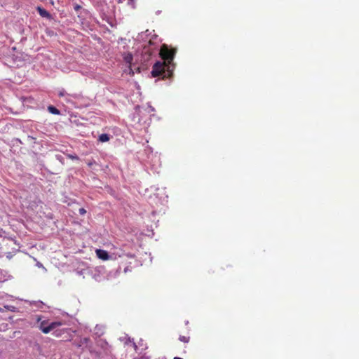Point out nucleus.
Returning <instances> with one entry per match:
<instances>
[{"label":"nucleus","mask_w":359,"mask_h":359,"mask_svg":"<svg viewBox=\"0 0 359 359\" xmlns=\"http://www.w3.org/2000/svg\"><path fill=\"white\" fill-rule=\"evenodd\" d=\"M175 50H170L165 44L161 46L158 54L163 60L168 61V63L165 65L164 62L156 61L153 65L151 72L153 77L162 76L165 78L170 76L173 69L174 65L172 62L175 57Z\"/></svg>","instance_id":"1"},{"label":"nucleus","mask_w":359,"mask_h":359,"mask_svg":"<svg viewBox=\"0 0 359 359\" xmlns=\"http://www.w3.org/2000/svg\"><path fill=\"white\" fill-rule=\"evenodd\" d=\"M158 39V36L156 34H153L150 38L148 44L145 45L143 48V50L142 53V60L144 62H147L151 55L156 53V50L158 49V43L161 41L156 42V40Z\"/></svg>","instance_id":"2"},{"label":"nucleus","mask_w":359,"mask_h":359,"mask_svg":"<svg viewBox=\"0 0 359 359\" xmlns=\"http://www.w3.org/2000/svg\"><path fill=\"white\" fill-rule=\"evenodd\" d=\"M63 325L60 320L53 321L48 323V320H42L39 325V329L44 334H48L50 331Z\"/></svg>","instance_id":"3"},{"label":"nucleus","mask_w":359,"mask_h":359,"mask_svg":"<svg viewBox=\"0 0 359 359\" xmlns=\"http://www.w3.org/2000/svg\"><path fill=\"white\" fill-rule=\"evenodd\" d=\"M36 11L42 18H47L48 20H51L53 18L52 15L42 7L38 6Z\"/></svg>","instance_id":"4"},{"label":"nucleus","mask_w":359,"mask_h":359,"mask_svg":"<svg viewBox=\"0 0 359 359\" xmlns=\"http://www.w3.org/2000/svg\"><path fill=\"white\" fill-rule=\"evenodd\" d=\"M96 255L98 258L102 260H107L109 259V255L106 250L98 249L96 250Z\"/></svg>","instance_id":"5"},{"label":"nucleus","mask_w":359,"mask_h":359,"mask_svg":"<svg viewBox=\"0 0 359 359\" xmlns=\"http://www.w3.org/2000/svg\"><path fill=\"white\" fill-rule=\"evenodd\" d=\"M0 282H5L12 278V276L6 271L2 269H0Z\"/></svg>","instance_id":"6"},{"label":"nucleus","mask_w":359,"mask_h":359,"mask_svg":"<svg viewBox=\"0 0 359 359\" xmlns=\"http://www.w3.org/2000/svg\"><path fill=\"white\" fill-rule=\"evenodd\" d=\"M69 330L68 328L57 329V327L53 330V334L56 337H60L62 335L63 333L68 332Z\"/></svg>","instance_id":"7"},{"label":"nucleus","mask_w":359,"mask_h":359,"mask_svg":"<svg viewBox=\"0 0 359 359\" xmlns=\"http://www.w3.org/2000/svg\"><path fill=\"white\" fill-rule=\"evenodd\" d=\"M47 110L49 113L55 115H60V111L53 105L48 106Z\"/></svg>","instance_id":"8"},{"label":"nucleus","mask_w":359,"mask_h":359,"mask_svg":"<svg viewBox=\"0 0 359 359\" xmlns=\"http://www.w3.org/2000/svg\"><path fill=\"white\" fill-rule=\"evenodd\" d=\"M110 135L107 133H102L98 137V140L101 142H106L110 140Z\"/></svg>","instance_id":"9"},{"label":"nucleus","mask_w":359,"mask_h":359,"mask_svg":"<svg viewBox=\"0 0 359 359\" xmlns=\"http://www.w3.org/2000/svg\"><path fill=\"white\" fill-rule=\"evenodd\" d=\"M151 34V32H150L148 29L146 30L144 32H142L138 35V40H144L146 38H147Z\"/></svg>","instance_id":"10"},{"label":"nucleus","mask_w":359,"mask_h":359,"mask_svg":"<svg viewBox=\"0 0 359 359\" xmlns=\"http://www.w3.org/2000/svg\"><path fill=\"white\" fill-rule=\"evenodd\" d=\"M116 255H118V257H122V256H127L128 257H130V258H133L134 257V255L132 254V253H125L122 250H120L117 252H116Z\"/></svg>","instance_id":"11"},{"label":"nucleus","mask_w":359,"mask_h":359,"mask_svg":"<svg viewBox=\"0 0 359 359\" xmlns=\"http://www.w3.org/2000/svg\"><path fill=\"white\" fill-rule=\"evenodd\" d=\"M133 60V55L131 53H127L124 56V60L126 63L131 64Z\"/></svg>","instance_id":"12"},{"label":"nucleus","mask_w":359,"mask_h":359,"mask_svg":"<svg viewBox=\"0 0 359 359\" xmlns=\"http://www.w3.org/2000/svg\"><path fill=\"white\" fill-rule=\"evenodd\" d=\"M88 342H90V339L87 338V337H84V338L81 339V341H80L81 344L79 346H81L83 345H86L87 346Z\"/></svg>","instance_id":"13"},{"label":"nucleus","mask_w":359,"mask_h":359,"mask_svg":"<svg viewBox=\"0 0 359 359\" xmlns=\"http://www.w3.org/2000/svg\"><path fill=\"white\" fill-rule=\"evenodd\" d=\"M179 339L182 342L187 343L189 341V337L185 336H180Z\"/></svg>","instance_id":"14"},{"label":"nucleus","mask_w":359,"mask_h":359,"mask_svg":"<svg viewBox=\"0 0 359 359\" xmlns=\"http://www.w3.org/2000/svg\"><path fill=\"white\" fill-rule=\"evenodd\" d=\"M128 4L133 8H135V0H128Z\"/></svg>","instance_id":"15"},{"label":"nucleus","mask_w":359,"mask_h":359,"mask_svg":"<svg viewBox=\"0 0 359 359\" xmlns=\"http://www.w3.org/2000/svg\"><path fill=\"white\" fill-rule=\"evenodd\" d=\"M34 304L36 307L41 308V309H42L43 306L44 305V304L41 301L35 302Z\"/></svg>","instance_id":"16"},{"label":"nucleus","mask_w":359,"mask_h":359,"mask_svg":"<svg viewBox=\"0 0 359 359\" xmlns=\"http://www.w3.org/2000/svg\"><path fill=\"white\" fill-rule=\"evenodd\" d=\"M66 95V91L64 90V89H62L59 91L58 93V96L59 97H63Z\"/></svg>","instance_id":"17"},{"label":"nucleus","mask_w":359,"mask_h":359,"mask_svg":"<svg viewBox=\"0 0 359 359\" xmlns=\"http://www.w3.org/2000/svg\"><path fill=\"white\" fill-rule=\"evenodd\" d=\"M79 212L81 215H83L86 213V210L83 208H81L79 210Z\"/></svg>","instance_id":"18"},{"label":"nucleus","mask_w":359,"mask_h":359,"mask_svg":"<svg viewBox=\"0 0 359 359\" xmlns=\"http://www.w3.org/2000/svg\"><path fill=\"white\" fill-rule=\"evenodd\" d=\"M55 157H56L57 160H58L60 162H62V161L63 160V157L62 155L58 154V155H56Z\"/></svg>","instance_id":"19"},{"label":"nucleus","mask_w":359,"mask_h":359,"mask_svg":"<svg viewBox=\"0 0 359 359\" xmlns=\"http://www.w3.org/2000/svg\"><path fill=\"white\" fill-rule=\"evenodd\" d=\"M74 8L76 11H79V10H80L81 8V6L78 5V4H76L74 6Z\"/></svg>","instance_id":"20"},{"label":"nucleus","mask_w":359,"mask_h":359,"mask_svg":"<svg viewBox=\"0 0 359 359\" xmlns=\"http://www.w3.org/2000/svg\"><path fill=\"white\" fill-rule=\"evenodd\" d=\"M36 266H37L38 267H39V268H43V269H44V267H43V264H42L41 262H38L36 263Z\"/></svg>","instance_id":"21"},{"label":"nucleus","mask_w":359,"mask_h":359,"mask_svg":"<svg viewBox=\"0 0 359 359\" xmlns=\"http://www.w3.org/2000/svg\"><path fill=\"white\" fill-rule=\"evenodd\" d=\"M133 359H148V358L147 357H145L144 355H142L140 357H137Z\"/></svg>","instance_id":"22"},{"label":"nucleus","mask_w":359,"mask_h":359,"mask_svg":"<svg viewBox=\"0 0 359 359\" xmlns=\"http://www.w3.org/2000/svg\"><path fill=\"white\" fill-rule=\"evenodd\" d=\"M95 329H96V330H97V332H96L97 334H102V332H100V329H99V328H98V325H97V326L95 327Z\"/></svg>","instance_id":"23"},{"label":"nucleus","mask_w":359,"mask_h":359,"mask_svg":"<svg viewBox=\"0 0 359 359\" xmlns=\"http://www.w3.org/2000/svg\"><path fill=\"white\" fill-rule=\"evenodd\" d=\"M27 139L28 140H36L35 137H32L31 135H28Z\"/></svg>","instance_id":"24"},{"label":"nucleus","mask_w":359,"mask_h":359,"mask_svg":"<svg viewBox=\"0 0 359 359\" xmlns=\"http://www.w3.org/2000/svg\"><path fill=\"white\" fill-rule=\"evenodd\" d=\"M133 346H134L135 349L136 351H137V348H137V345L135 342H133Z\"/></svg>","instance_id":"25"},{"label":"nucleus","mask_w":359,"mask_h":359,"mask_svg":"<svg viewBox=\"0 0 359 359\" xmlns=\"http://www.w3.org/2000/svg\"><path fill=\"white\" fill-rule=\"evenodd\" d=\"M149 108L150 109L151 111H154V110H155L154 108L151 105H149Z\"/></svg>","instance_id":"26"},{"label":"nucleus","mask_w":359,"mask_h":359,"mask_svg":"<svg viewBox=\"0 0 359 359\" xmlns=\"http://www.w3.org/2000/svg\"><path fill=\"white\" fill-rule=\"evenodd\" d=\"M15 141H17V142H20V144H22L21 140L20 139H18V138H16Z\"/></svg>","instance_id":"27"},{"label":"nucleus","mask_w":359,"mask_h":359,"mask_svg":"<svg viewBox=\"0 0 359 359\" xmlns=\"http://www.w3.org/2000/svg\"><path fill=\"white\" fill-rule=\"evenodd\" d=\"M145 151H149L152 152V149H151V148H149L148 149H146Z\"/></svg>","instance_id":"28"},{"label":"nucleus","mask_w":359,"mask_h":359,"mask_svg":"<svg viewBox=\"0 0 359 359\" xmlns=\"http://www.w3.org/2000/svg\"><path fill=\"white\" fill-rule=\"evenodd\" d=\"M173 359H183V358H180V357H175Z\"/></svg>","instance_id":"29"},{"label":"nucleus","mask_w":359,"mask_h":359,"mask_svg":"<svg viewBox=\"0 0 359 359\" xmlns=\"http://www.w3.org/2000/svg\"><path fill=\"white\" fill-rule=\"evenodd\" d=\"M160 13H161V11H156V14H157V15H158V14H160Z\"/></svg>","instance_id":"30"},{"label":"nucleus","mask_w":359,"mask_h":359,"mask_svg":"<svg viewBox=\"0 0 359 359\" xmlns=\"http://www.w3.org/2000/svg\"><path fill=\"white\" fill-rule=\"evenodd\" d=\"M3 311H4V309L0 307V312H3Z\"/></svg>","instance_id":"31"},{"label":"nucleus","mask_w":359,"mask_h":359,"mask_svg":"<svg viewBox=\"0 0 359 359\" xmlns=\"http://www.w3.org/2000/svg\"><path fill=\"white\" fill-rule=\"evenodd\" d=\"M188 323H189V321H188V320H187V321L185 322V324H186V325H187Z\"/></svg>","instance_id":"32"}]
</instances>
